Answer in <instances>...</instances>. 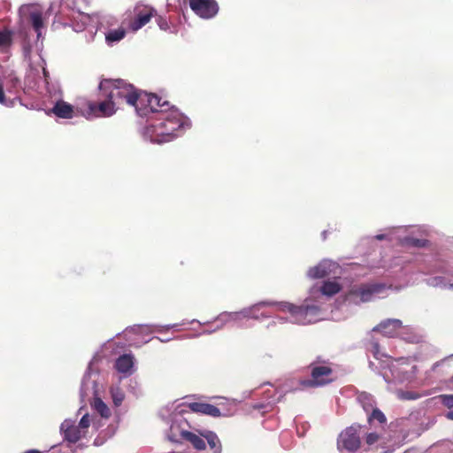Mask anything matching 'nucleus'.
I'll use <instances>...</instances> for the list:
<instances>
[{
  "label": "nucleus",
  "instance_id": "15",
  "mask_svg": "<svg viewBox=\"0 0 453 453\" xmlns=\"http://www.w3.org/2000/svg\"><path fill=\"white\" fill-rule=\"evenodd\" d=\"M199 434L207 441V443L213 453H221V442L214 432L203 430L199 431Z\"/></svg>",
  "mask_w": 453,
  "mask_h": 453
},
{
  "label": "nucleus",
  "instance_id": "25",
  "mask_svg": "<svg viewBox=\"0 0 453 453\" xmlns=\"http://www.w3.org/2000/svg\"><path fill=\"white\" fill-rule=\"evenodd\" d=\"M373 420H377L380 424H384L387 421V418L384 413L379 410L378 408H373L371 411V414L368 417V422L372 423Z\"/></svg>",
  "mask_w": 453,
  "mask_h": 453
},
{
  "label": "nucleus",
  "instance_id": "14",
  "mask_svg": "<svg viewBox=\"0 0 453 453\" xmlns=\"http://www.w3.org/2000/svg\"><path fill=\"white\" fill-rule=\"evenodd\" d=\"M181 439L190 442L192 446L197 450H203L206 448V444L203 441V437L200 434L197 435L192 432L187 430H181L180 433Z\"/></svg>",
  "mask_w": 453,
  "mask_h": 453
},
{
  "label": "nucleus",
  "instance_id": "5",
  "mask_svg": "<svg viewBox=\"0 0 453 453\" xmlns=\"http://www.w3.org/2000/svg\"><path fill=\"white\" fill-rule=\"evenodd\" d=\"M338 448L348 451H356L360 448L361 441L357 429L354 426L347 427L338 438Z\"/></svg>",
  "mask_w": 453,
  "mask_h": 453
},
{
  "label": "nucleus",
  "instance_id": "6",
  "mask_svg": "<svg viewBox=\"0 0 453 453\" xmlns=\"http://www.w3.org/2000/svg\"><path fill=\"white\" fill-rule=\"evenodd\" d=\"M191 10L203 19H211L219 12L215 0H189Z\"/></svg>",
  "mask_w": 453,
  "mask_h": 453
},
{
  "label": "nucleus",
  "instance_id": "20",
  "mask_svg": "<svg viewBox=\"0 0 453 453\" xmlns=\"http://www.w3.org/2000/svg\"><path fill=\"white\" fill-rule=\"evenodd\" d=\"M275 303L269 301H262L252 305L251 319H259L261 318H268V315L261 311L263 307L273 306Z\"/></svg>",
  "mask_w": 453,
  "mask_h": 453
},
{
  "label": "nucleus",
  "instance_id": "29",
  "mask_svg": "<svg viewBox=\"0 0 453 453\" xmlns=\"http://www.w3.org/2000/svg\"><path fill=\"white\" fill-rule=\"evenodd\" d=\"M443 405L448 408L453 407V395H441L439 396Z\"/></svg>",
  "mask_w": 453,
  "mask_h": 453
},
{
  "label": "nucleus",
  "instance_id": "34",
  "mask_svg": "<svg viewBox=\"0 0 453 453\" xmlns=\"http://www.w3.org/2000/svg\"><path fill=\"white\" fill-rule=\"evenodd\" d=\"M0 104L6 105V106L9 105L7 103V100L5 98V94L4 91V85L1 81H0Z\"/></svg>",
  "mask_w": 453,
  "mask_h": 453
},
{
  "label": "nucleus",
  "instance_id": "23",
  "mask_svg": "<svg viewBox=\"0 0 453 453\" xmlns=\"http://www.w3.org/2000/svg\"><path fill=\"white\" fill-rule=\"evenodd\" d=\"M12 43V32L4 29L0 31V49L9 48Z\"/></svg>",
  "mask_w": 453,
  "mask_h": 453
},
{
  "label": "nucleus",
  "instance_id": "4",
  "mask_svg": "<svg viewBox=\"0 0 453 453\" xmlns=\"http://www.w3.org/2000/svg\"><path fill=\"white\" fill-rule=\"evenodd\" d=\"M279 306L280 311L289 312L296 323L303 325L315 322L319 313V307L313 304L295 305L290 303H280Z\"/></svg>",
  "mask_w": 453,
  "mask_h": 453
},
{
  "label": "nucleus",
  "instance_id": "13",
  "mask_svg": "<svg viewBox=\"0 0 453 453\" xmlns=\"http://www.w3.org/2000/svg\"><path fill=\"white\" fill-rule=\"evenodd\" d=\"M51 111L58 118L61 119H72L73 116V107L70 104L59 100L58 101Z\"/></svg>",
  "mask_w": 453,
  "mask_h": 453
},
{
  "label": "nucleus",
  "instance_id": "38",
  "mask_svg": "<svg viewBox=\"0 0 453 453\" xmlns=\"http://www.w3.org/2000/svg\"><path fill=\"white\" fill-rule=\"evenodd\" d=\"M376 238L378 240H383L384 239V234H379V235L376 236Z\"/></svg>",
  "mask_w": 453,
  "mask_h": 453
},
{
  "label": "nucleus",
  "instance_id": "10",
  "mask_svg": "<svg viewBox=\"0 0 453 453\" xmlns=\"http://www.w3.org/2000/svg\"><path fill=\"white\" fill-rule=\"evenodd\" d=\"M156 16V11L153 8L145 7L137 12L135 18L130 23V28L137 31L150 22V19Z\"/></svg>",
  "mask_w": 453,
  "mask_h": 453
},
{
  "label": "nucleus",
  "instance_id": "12",
  "mask_svg": "<svg viewBox=\"0 0 453 453\" xmlns=\"http://www.w3.org/2000/svg\"><path fill=\"white\" fill-rule=\"evenodd\" d=\"M150 112H159L161 115L171 109L169 102L162 97L150 93Z\"/></svg>",
  "mask_w": 453,
  "mask_h": 453
},
{
  "label": "nucleus",
  "instance_id": "30",
  "mask_svg": "<svg viewBox=\"0 0 453 453\" xmlns=\"http://www.w3.org/2000/svg\"><path fill=\"white\" fill-rule=\"evenodd\" d=\"M252 312V305L247 308L242 309L239 312L236 313V316L244 318V319H251Z\"/></svg>",
  "mask_w": 453,
  "mask_h": 453
},
{
  "label": "nucleus",
  "instance_id": "7",
  "mask_svg": "<svg viewBox=\"0 0 453 453\" xmlns=\"http://www.w3.org/2000/svg\"><path fill=\"white\" fill-rule=\"evenodd\" d=\"M403 327V322L397 319H387L382 320L372 328L373 332H378L383 336L393 338L398 335Z\"/></svg>",
  "mask_w": 453,
  "mask_h": 453
},
{
  "label": "nucleus",
  "instance_id": "3",
  "mask_svg": "<svg viewBox=\"0 0 453 453\" xmlns=\"http://www.w3.org/2000/svg\"><path fill=\"white\" fill-rule=\"evenodd\" d=\"M309 367L311 369V379L300 381V385L303 388H319L334 380L332 378L333 369L326 361H314Z\"/></svg>",
  "mask_w": 453,
  "mask_h": 453
},
{
  "label": "nucleus",
  "instance_id": "33",
  "mask_svg": "<svg viewBox=\"0 0 453 453\" xmlns=\"http://www.w3.org/2000/svg\"><path fill=\"white\" fill-rule=\"evenodd\" d=\"M157 22L162 30L168 29V27H169L168 23H167L166 19H164L163 17L158 16V18L157 19Z\"/></svg>",
  "mask_w": 453,
  "mask_h": 453
},
{
  "label": "nucleus",
  "instance_id": "31",
  "mask_svg": "<svg viewBox=\"0 0 453 453\" xmlns=\"http://www.w3.org/2000/svg\"><path fill=\"white\" fill-rule=\"evenodd\" d=\"M380 439V436L376 433H370L366 435L365 441L368 445H373L376 443Z\"/></svg>",
  "mask_w": 453,
  "mask_h": 453
},
{
  "label": "nucleus",
  "instance_id": "37",
  "mask_svg": "<svg viewBox=\"0 0 453 453\" xmlns=\"http://www.w3.org/2000/svg\"><path fill=\"white\" fill-rule=\"evenodd\" d=\"M447 418H448L449 419L453 420V411H449V412L447 413Z\"/></svg>",
  "mask_w": 453,
  "mask_h": 453
},
{
  "label": "nucleus",
  "instance_id": "35",
  "mask_svg": "<svg viewBox=\"0 0 453 453\" xmlns=\"http://www.w3.org/2000/svg\"><path fill=\"white\" fill-rule=\"evenodd\" d=\"M402 397L403 399H416L417 395L414 393H412V392L407 391V392H403L402 393Z\"/></svg>",
  "mask_w": 453,
  "mask_h": 453
},
{
  "label": "nucleus",
  "instance_id": "28",
  "mask_svg": "<svg viewBox=\"0 0 453 453\" xmlns=\"http://www.w3.org/2000/svg\"><path fill=\"white\" fill-rule=\"evenodd\" d=\"M407 244L413 247H425L427 243L426 240L418 238H409L406 241Z\"/></svg>",
  "mask_w": 453,
  "mask_h": 453
},
{
  "label": "nucleus",
  "instance_id": "36",
  "mask_svg": "<svg viewBox=\"0 0 453 453\" xmlns=\"http://www.w3.org/2000/svg\"><path fill=\"white\" fill-rule=\"evenodd\" d=\"M24 453H42V452L37 449H29V450L25 451Z\"/></svg>",
  "mask_w": 453,
  "mask_h": 453
},
{
  "label": "nucleus",
  "instance_id": "22",
  "mask_svg": "<svg viewBox=\"0 0 453 453\" xmlns=\"http://www.w3.org/2000/svg\"><path fill=\"white\" fill-rule=\"evenodd\" d=\"M126 35V31L123 28L114 29L108 32L105 36L107 42L111 43L119 42Z\"/></svg>",
  "mask_w": 453,
  "mask_h": 453
},
{
  "label": "nucleus",
  "instance_id": "16",
  "mask_svg": "<svg viewBox=\"0 0 453 453\" xmlns=\"http://www.w3.org/2000/svg\"><path fill=\"white\" fill-rule=\"evenodd\" d=\"M134 366V357L131 355L124 354L117 358L115 368L121 373H131Z\"/></svg>",
  "mask_w": 453,
  "mask_h": 453
},
{
  "label": "nucleus",
  "instance_id": "21",
  "mask_svg": "<svg viewBox=\"0 0 453 453\" xmlns=\"http://www.w3.org/2000/svg\"><path fill=\"white\" fill-rule=\"evenodd\" d=\"M367 350L370 351L373 357L381 360L384 357V354L380 352V347L377 340L371 339L367 343Z\"/></svg>",
  "mask_w": 453,
  "mask_h": 453
},
{
  "label": "nucleus",
  "instance_id": "9",
  "mask_svg": "<svg viewBox=\"0 0 453 453\" xmlns=\"http://www.w3.org/2000/svg\"><path fill=\"white\" fill-rule=\"evenodd\" d=\"M189 410L196 413H200L207 416H211L213 418H218L221 416L220 410L211 403H202V402H194L189 403L188 404Z\"/></svg>",
  "mask_w": 453,
  "mask_h": 453
},
{
  "label": "nucleus",
  "instance_id": "1",
  "mask_svg": "<svg viewBox=\"0 0 453 453\" xmlns=\"http://www.w3.org/2000/svg\"><path fill=\"white\" fill-rule=\"evenodd\" d=\"M98 88V101L88 103L89 112L96 117H110L125 103L133 106L141 117L150 113V93L134 88L124 80L104 79Z\"/></svg>",
  "mask_w": 453,
  "mask_h": 453
},
{
  "label": "nucleus",
  "instance_id": "11",
  "mask_svg": "<svg viewBox=\"0 0 453 453\" xmlns=\"http://www.w3.org/2000/svg\"><path fill=\"white\" fill-rule=\"evenodd\" d=\"M60 430L64 435V439L69 442L75 443L81 439V429L70 420H65L61 424Z\"/></svg>",
  "mask_w": 453,
  "mask_h": 453
},
{
  "label": "nucleus",
  "instance_id": "32",
  "mask_svg": "<svg viewBox=\"0 0 453 453\" xmlns=\"http://www.w3.org/2000/svg\"><path fill=\"white\" fill-rule=\"evenodd\" d=\"M89 425H90V420H89L88 415L86 414L81 418L79 425L77 426H79L80 429H87V428H88Z\"/></svg>",
  "mask_w": 453,
  "mask_h": 453
},
{
  "label": "nucleus",
  "instance_id": "18",
  "mask_svg": "<svg viewBox=\"0 0 453 453\" xmlns=\"http://www.w3.org/2000/svg\"><path fill=\"white\" fill-rule=\"evenodd\" d=\"M29 20L33 28L37 33V36L41 35V29L44 27L42 13L41 11L34 10L29 13Z\"/></svg>",
  "mask_w": 453,
  "mask_h": 453
},
{
  "label": "nucleus",
  "instance_id": "17",
  "mask_svg": "<svg viewBox=\"0 0 453 453\" xmlns=\"http://www.w3.org/2000/svg\"><path fill=\"white\" fill-rule=\"evenodd\" d=\"M329 273V265L326 262H322L318 265L310 268L308 271V276L311 279H321L327 276Z\"/></svg>",
  "mask_w": 453,
  "mask_h": 453
},
{
  "label": "nucleus",
  "instance_id": "2",
  "mask_svg": "<svg viewBox=\"0 0 453 453\" xmlns=\"http://www.w3.org/2000/svg\"><path fill=\"white\" fill-rule=\"evenodd\" d=\"M182 126V113L174 106H171L168 112L162 114L155 123L146 127V134L153 142H167L176 136L175 132Z\"/></svg>",
  "mask_w": 453,
  "mask_h": 453
},
{
  "label": "nucleus",
  "instance_id": "8",
  "mask_svg": "<svg viewBox=\"0 0 453 453\" xmlns=\"http://www.w3.org/2000/svg\"><path fill=\"white\" fill-rule=\"evenodd\" d=\"M384 288V284H366L354 289L352 294L358 296L362 302H369L375 294L380 293Z\"/></svg>",
  "mask_w": 453,
  "mask_h": 453
},
{
  "label": "nucleus",
  "instance_id": "27",
  "mask_svg": "<svg viewBox=\"0 0 453 453\" xmlns=\"http://www.w3.org/2000/svg\"><path fill=\"white\" fill-rule=\"evenodd\" d=\"M432 284L434 286H440L443 288H449L450 289H453V283H447L442 277H435L433 279Z\"/></svg>",
  "mask_w": 453,
  "mask_h": 453
},
{
  "label": "nucleus",
  "instance_id": "19",
  "mask_svg": "<svg viewBox=\"0 0 453 453\" xmlns=\"http://www.w3.org/2000/svg\"><path fill=\"white\" fill-rule=\"evenodd\" d=\"M342 289L341 285L336 281H324L320 288V291L323 295L332 296L339 293Z\"/></svg>",
  "mask_w": 453,
  "mask_h": 453
},
{
  "label": "nucleus",
  "instance_id": "26",
  "mask_svg": "<svg viewBox=\"0 0 453 453\" xmlns=\"http://www.w3.org/2000/svg\"><path fill=\"white\" fill-rule=\"evenodd\" d=\"M358 399L362 403L363 408L366 412H370L374 408L372 399L370 395H360Z\"/></svg>",
  "mask_w": 453,
  "mask_h": 453
},
{
  "label": "nucleus",
  "instance_id": "24",
  "mask_svg": "<svg viewBox=\"0 0 453 453\" xmlns=\"http://www.w3.org/2000/svg\"><path fill=\"white\" fill-rule=\"evenodd\" d=\"M94 408L96 411L104 418L110 416V410L107 405L102 401L100 398H95L94 400Z\"/></svg>",
  "mask_w": 453,
  "mask_h": 453
}]
</instances>
